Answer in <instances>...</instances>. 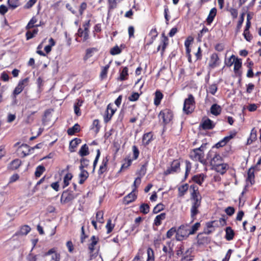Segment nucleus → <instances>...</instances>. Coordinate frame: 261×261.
Returning <instances> with one entry per match:
<instances>
[{"instance_id":"1","label":"nucleus","mask_w":261,"mask_h":261,"mask_svg":"<svg viewBox=\"0 0 261 261\" xmlns=\"http://www.w3.org/2000/svg\"><path fill=\"white\" fill-rule=\"evenodd\" d=\"M190 235L189 225H181L177 229L175 238L177 241H181L188 238Z\"/></svg>"},{"instance_id":"2","label":"nucleus","mask_w":261,"mask_h":261,"mask_svg":"<svg viewBox=\"0 0 261 261\" xmlns=\"http://www.w3.org/2000/svg\"><path fill=\"white\" fill-rule=\"evenodd\" d=\"M194 97L192 94L188 95V98L185 100L183 111L186 114L191 113L194 108Z\"/></svg>"},{"instance_id":"3","label":"nucleus","mask_w":261,"mask_h":261,"mask_svg":"<svg viewBox=\"0 0 261 261\" xmlns=\"http://www.w3.org/2000/svg\"><path fill=\"white\" fill-rule=\"evenodd\" d=\"M199 149H194L190 151V158L194 161H199L203 165L206 164V160L204 159V152L198 151Z\"/></svg>"},{"instance_id":"4","label":"nucleus","mask_w":261,"mask_h":261,"mask_svg":"<svg viewBox=\"0 0 261 261\" xmlns=\"http://www.w3.org/2000/svg\"><path fill=\"white\" fill-rule=\"evenodd\" d=\"M180 170V162L177 160H174L171 164L170 166L164 171V175L174 174Z\"/></svg>"},{"instance_id":"5","label":"nucleus","mask_w":261,"mask_h":261,"mask_svg":"<svg viewBox=\"0 0 261 261\" xmlns=\"http://www.w3.org/2000/svg\"><path fill=\"white\" fill-rule=\"evenodd\" d=\"M29 82V78L26 77L23 79L20 80L15 87L13 92V95H18L24 89V88L27 87Z\"/></svg>"},{"instance_id":"6","label":"nucleus","mask_w":261,"mask_h":261,"mask_svg":"<svg viewBox=\"0 0 261 261\" xmlns=\"http://www.w3.org/2000/svg\"><path fill=\"white\" fill-rule=\"evenodd\" d=\"M77 195L72 191L67 190L63 192L61 197V202L63 203H68L76 197Z\"/></svg>"},{"instance_id":"7","label":"nucleus","mask_w":261,"mask_h":261,"mask_svg":"<svg viewBox=\"0 0 261 261\" xmlns=\"http://www.w3.org/2000/svg\"><path fill=\"white\" fill-rule=\"evenodd\" d=\"M173 115L172 112L169 109H165L160 112L159 114L160 119H163L164 124L168 123L172 119Z\"/></svg>"},{"instance_id":"8","label":"nucleus","mask_w":261,"mask_h":261,"mask_svg":"<svg viewBox=\"0 0 261 261\" xmlns=\"http://www.w3.org/2000/svg\"><path fill=\"white\" fill-rule=\"evenodd\" d=\"M237 134V132L234 131L231 132L229 136L225 137L223 139L218 142L216 145L217 148L224 146L231 139L234 138Z\"/></svg>"},{"instance_id":"9","label":"nucleus","mask_w":261,"mask_h":261,"mask_svg":"<svg viewBox=\"0 0 261 261\" xmlns=\"http://www.w3.org/2000/svg\"><path fill=\"white\" fill-rule=\"evenodd\" d=\"M42 146L41 143H39L36 144L35 146L32 148H30V146L26 144H22L21 145V148H25L27 149V151L26 150H22V153H23V157H25L30 153H32V151L34 150L35 149H39Z\"/></svg>"},{"instance_id":"10","label":"nucleus","mask_w":261,"mask_h":261,"mask_svg":"<svg viewBox=\"0 0 261 261\" xmlns=\"http://www.w3.org/2000/svg\"><path fill=\"white\" fill-rule=\"evenodd\" d=\"M168 42L169 39L168 37L165 35L164 33L162 34V39L161 44L157 48V51H159L160 49H161V54L162 56L163 55L165 50L168 45Z\"/></svg>"},{"instance_id":"11","label":"nucleus","mask_w":261,"mask_h":261,"mask_svg":"<svg viewBox=\"0 0 261 261\" xmlns=\"http://www.w3.org/2000/svg\"><path fill=\"white\" fill-rule=\"evenodd\" d=\"M219 58L218 55L216 53H213L212 54L210 58V61L208 63L209 67L212 69H214L218 66L219 65Z\"/></svg>"},{"instance_id":"12","label":"nucleus","mask_w":261,"mask_h":261,"mask_svg":"<svg viewBox=\"0 0 261 261\" xmlns=\"http://www.w3.org/2000/svg\"><path fill=\"white\" fill-rule=\"evenodd\" d=\"M190 189H192L191 200H201V196L198 191V188L196 186L191 185Z\"/></svg>"},{"instance_id":"13","label":"nucleus","mask_w":261,"mask_h":261,"mask_svg":"<svg viewBox=\"0 0 261 261\" xmlns=\"http://www.w3.org/2000/svg\"><path fill=\"white\" fill-rule=\"evenodd\" d=\"M109 160V158L108 156L103 158L102 161L101 163V165H100L99 170L98 171V174L99 175L102 174L104 172H105L107 170L108 163Z\"/></svg>"},{"instance_id":"14","label":"nucleus","mask_w":261,"mask_h":261,"mask_svg":"<svg viewBox=\"0 0 261 261\" xmlns=\"http://www.w3.org/2000/svg\"><path fill=\"white\" fill-rule=\"evenodd\" d=\"M193 248H188L185 252H183V255L181 261H192L194 256L192 255Z\"/></svg>"},{"instance_id":"15","label":"nucleus","mask_w":261,"mask_h":261,"mask_svg":"<svg viewBox=\"0 0 261 261\" xmlns=\"http://www.w3.org/2000/svg\"><path fill=\"white\" fill-rule=\"evenodd\" d=\"M31 229L30 227L27 225L22 226L18 231L15 232V233L13 235V237L26 236L30 232Z\"/></svg>"},{"instance_id":"16","label":"nucleus","mask_w":261,"mask_h":261,"mask_svg":"<svg viewBox=\"0 0 261 261\" xmlns=\"http://www.w3.org/2000/svg\"><path fill=\"white\" fill-rule=\"evenodd\" d=\"M200 126L203 129H211L215 127V124L213 121L207 118L201 123Z\"/></svg>"},{"instance_id":"17","label":"nucleus","mask_w":261,"mask_h":261,"mask_svg":"<svg viewBox=\"0 0 261 261\" xmlns=\"http://www.w3.org/2000/svg\"><path fill=\"white\" fill-rule=\"evenodd\" d=\"M128 69L127 67H122V70H119L120 76L118 78V80L124 81L127 79L128 76Z\"/></svg>"},{"instance_id":"18","label":"nucleus","mask_w":261,"mask_h":261,"mask_svg":"<svg viewBox=\"0 0 261 261\" xmlns=\"http://www.w3.org/2000/svg\"><path fill=\"white\" fill-rule=\"evenodd\" d=\"M80 170V173L79 174L80 180L79 183L81 185L84 183L86 180L89 177V173L85 169H79Z\"/></svg>"},{"instance_id":"19","label":"nucleus","mask_w":261,"mask_h":261,"mask_svg":"<svg viewBox=\"0 0 261 261\" xmlns=\"http://www.w3.org/2000/svg\"><path fill=\"white\" fill-rule=\"evenodd\" d=\"M82 142V140L79 139L75 138L72 140L69 144V150L71 152L75 151V148L80 144Z\"/></svg>"},{"instance_id":"20","label":"nucleus","mask_w":261,"mask_h":261,"mask_svg":"<svg viewBox=\"0 0 261 261\" xmlns=\"http://www.w3.org/2000/svg\"><path fill=\"white\" fill-rule=\"evenodd\" d=\"M217 14V9L216 8H212L206 18V22L208 25H210L214 20Z\"/></svg>"},{"instance_id":"21","label":"nucleus","mask_w":261,"mask_h":261,"mask_svg":"<svg viewBox=\"0 0 261 261\" xmlns=\"http://www.w3.org/2000/svg\"><path fill=\"white\" fill-rule=\"evenodd\" d=\"M225 238L227 241H231L233 239L234 232L231 227H227L225 229Z\"/></svg>"},{"instance_id":"22","label":"nucleus","mask_w":261,"mask_h":261,"mask_svg":"<svg viewBox=\"0 0 261 261\" xmlns=\"http://www.w3.org/2000/svg\"><path fill=\"white\" fill-rule=\"evenodd\" d=\"M205 177L206 176L204 174L201 173L193 176L192 180L197 184L201 185Z\"/></svg>"},{"instance_id":"23","label":"nucleus","mask_w":261,"mask_h":261,"mask_svg":"<svg viewBox=\"0 0 261 261\" xmlns=\"http://www.w3.org/2000/svg\"><path fill=\"white\" fill-rule=\"evenodd\" d=\"M152 134L151 132L144 134L142 138V142L144 146H147L152 139Z\"/></svg>"},{"instance_id":"24","label":"nucleus","mask_w":261,"mask_h":261,"mask_svg":"<svg viewBox=\"0 0 261 261\" xmlns=\"http://www.w3.org/2000/svg\"><path fill=\"white\" fill-rule=\"evenodd\" d=\"M222 111L221 107L217 104H213L211 107V113L215 115H219Z\"/></svg>"},{"instance_id":"25","label":"nucleus","mask_w":261,"mask_h":261,"mask_svg":"<svg viewBox=\"0 0 261 261\" xmlns=\"http://www.w3.org/2000/svg\"><path fill=\"white\" fill-rule=\"evenodd\" d=\"M134 192L132 191V192L124 197V200L126 204H129L133 202L137 198V196Z\"/></svg>"},{"instance_id":"26","label":"nucleus","mask_w":261,"mask_h":261,"mask_svg":"<svg viewBox=\"0 0 261 261\" xmlns=\"http://www.w3.org/2000/svg\"><path fill=\"white\" fill-rule=\"evenodd\" d=\"M124 48V45L123 44H121L120 47L118 45H116L111 49L110 53L111 55L113 56L119 55L121 53L122 48Z\"/></svg>"},{"instance_id":"27","label":"nucleus","mask_w":261,"mask_h":261,"mask_svg":"<svg viewBox=\"0 0 261 261\" xmlns=\"http://www.w3.org/2000/svg\"><path fill=\"white\" fill-rule=\"evenodd\" d=\"M166 218V214L164 213H161L160 215H157L154 220L153 224L158 226L161 224L162 220H164Z\"/></svg>"},{"instance_id":"28","label":"nucleus","mask_w":261,"mask_h":261,"mask_svg":"<svg viewBox=\"0 0 261 261\" xmlns=\"http://www.w3.org/2000/svg\"><path fill=\"white\" fill-rule=\"evenodd\" d=\"M214 167L217 172L223 174L226 172L227 165L225 164L218 163V164Z\"/></svg>"},{"instance_id":"29","label":"nucleus","mask_w":261,"mask_h":261,"mask_svg":"<svg viewBox=\"0 0 261 261\" xmlns=\"http://www.w3.org/2000/svg\"><path fill=\"white\" fill-rule=\"evenodd\" d=\"M79 154L81 156H85L89 154V147L86 144H84L81 147Z\"/></svg>"},{"instance_id":"30","label":"nucleus","mask_w":261,"mask_h":261,"mask_svg":"<svg viewBox=\"0 0 261 261\" xmlns=\"http://www.w3.org/2000/svg\"><path fill=\"white\" fill-rule=\"evenodd\" d=\"M80 130V126L78 123L75 124L72 127L69 128L67 130L68 135H73L75 133L79 132Z\"/></svg>"},{"instance_id":"31","label":"nucleus","mask_w":261,"mask_h":261,"mask_svg":"<svg viewBox=\"0 0 261 261\" xmlns=\"http://www.w3.org/2000/svg\"><path fill=\"white\" fill-rule=\"evenodd\" d=\"M247 174H248V177L247 178V180L249 181L250 182L251 185H253L254 182V174L253 167H251L248 170Z\"/></svg>"},{"instance_id":"32","label":"nucleus","mask_w":261,"mask_h":261,"mask_svg":"<svg viewBox=\"0 0 261 261\" xmlns=\"http://www.w3.org/2000/svg\"><path fill=\"white\" fill-rule=\"evenodd\" d=\"M163 94L159 91H156L155 93V97L154 98V103L155 105H159L162 99L163 98Z\"/></svg>"},{"instance_id":"33","label":"nucleus","mask_w":261,"mask_h":261,"mask_svg":"<svg viewBox=\"0 0 261 261\" xmlns=\"http://www.w3.org/2000/svg\"><path fill=\"white\" fill-rule=\"evenodd\" d=\"M21 162L19 159L12 161L9 166V168L12 170L17 169L21 165Z\"/></svg>"},{"instance_id":"34","label":"nucleus","mask_w":261,"mask_h":261,"mask_svg":"<svg viewBox=\"0 0 261 261\" xmlns=\"http://www.w3.org/2000/svg\"><path fill=\"white\" fill-rule=\"evenodd\" d=\"M242 60L241 59L236 58L234 62V71L237 74L239 73V69L242 67Z\"/></svg>"},{"instance_id":"35","label":"nucleus","mask_w":261,"mask_h":261,"mask_svg":"<svg viewBox=\"0 0 261 261\" xmlns=\"http://www.w3.org/2000/svg\"><path fill=\"white\" fill-rule=\"evenodd\" d=\"M111 62L112 61H110L108 64L102 67V69L100 74V76L102 79H103L107 77L108 71L109 68H110V64L111 63Z\"/></svg>"},{"instance_id":"36","label":"nucleus","mask_w":261,"mask_h":261,"mask_svg":"<svg viewBox=\"0 0 261 261\" xmlns=\"http://www.w3.org/2000/svg\"><path fill=\"white\" fill-rule=\"evenodd\" d=\"M221 156L218 154H215V156L211 160V164L213 166H216L218 163H221Z\"/></svg>"},{"instance_id":"37","label":"nucleus","mask_w":261,"mask_h":261,"mask_svg":"<svg viewBox=\"0 0 261 261\" xmlns=\"http://www.w3.org/2000/svg\"><path fill=\"white\" fill-rule=\"evenodd\" d=\"M45 168L43 165H39L36 168L35 175L36 177H39L45 171Z\"/></svg>"},{"instance_id":"38","label":"nucleus","mask_w":261,"mask_h":261,"mask_svg":"<svg viewBox=\"0 0 261 261\" xmlns=\"http://www.w3.org/2000/svg\"><path fill=\"white\" fill-rule=\"evenodd\" d=\"M38 32V29H34L32 32L27 31L25 36L27 40H29L33 38Z\"/></svg>"},{"instance_id":"39","label":"nucleus","mask_w":261,"mask_h":261,"mask_svg":"<svg viewBox=\"0 0 261 261\" xmlns=\"http://www.w3.org/2000/svg\"><path fill=\"white\" fill-rule=\"evenodd\" d=\"M200 226V222H196L190 228H189V233H190L191 235L194 234L198 230Z\"/></svg>"},{"instance_id":"40","label":"nucleus","mask_w":261,"mask_h":261,"mask_svg":"<svg viewBox=\"0 0 261 261\" xmlns=\"http://www.w3.org/2000/svg\"><path fill=\"white\" fill-rule=\"evenodd\" d=\"M189 186L187 184H184L181 186H180L178 188V190L179 192V195L180 196H183L185 193L187 192Z\"/></svg>"},{"instance_id":"41","label":"nucleus","mask_w":261,"mask_h":261,"mask_svg":"<svg viewBox=\"0 0 261 261\" xmlns=\"http://www.w3.org/2000/svg\"><path fill=\"white\" fill-rule=\"evenodd\" d=\"M81 165L79 167V169H84L85 168H87L89 164V160L87 159L82 158L80 160Z\"/></svg>"},{"instance_id":"42","label":"nucleus","mask_w":261,"mask_h":261,"mask_svg":"<svg viewBox=\"0 0 261 261\" xmlns=\"http://www.w3.org/2000/svg\"><path fill=\"white\" fill-rule=\"evenodd\" d=\"M72 178V175L70 173H68L65 175V176L64 177L63 182H64V186L63 188H65L67 186L69 185V181Z\"/></svg>"},{"instance_id":"43","label":"nucleus","mask_w":261,"mask_h":261,"mask_svg":"<svg viewBox=\"0 0 261 261\" xmlns=\"http://www.w3.org/2000/svg\"><path fill=\"white\" fill-rule=\"evenodd\" d=\"M199 207H191V217L192 219L191 222H193L196 218L195 216L199 213L198 210Z\"/></svg>"},{"instance_id":"44","label":"nucleus","mask_w":261,"mask_h":261,"mask_svg":"<svg viewBox=\"0 0 261 261\" xmlns=\"http://www.w3.org/2000/svg\"><path fill=\"white\" fill-rule=\"evenodd\" d=\"M140 211L144 214H147L149 212V206L147 203H143L140 206Z\"/></svg>"},{"instance_id":"45","label":"nucleus","mask_w":261,"mask_h":261,"mask_svg":"<svg viewBox=\"0 0 261 261\" xmlns=\"http://www.w3.org/2000/svg\"><path fill=\"white\" fill-rule=\"evenodd\" d=\"M244 15H245V14L244 13H243L240 16V17L238 22V24H237V28H236V33H238V32H240V30L242 27V25L244 20Z\"/></svg>"},{"instance_id":"46","label":"nucleus","mask_w":261,"mask_h":261,"mask_svg":"<svg viewBox=\"0 0 261 261\" xmlns=\"http://www.w3.org/2000/svg\"><path fill=\"white\" fill-rule=\"evenodd\" d=\"M94 51H96L95 48H89L86 49V56L84 57V60H86L92 56V54Z\"/></svg>"},{"instance_id":"47","label":"nucleus","mask_w":261,"mask_h":261,"mask_svg":"<svg viewBox=\"0 0 261 261\" xmlns=\"http://www.w3.org/2000/svg\"><path fill=\"white\" fill-rule=\"evenodd\" d=\"M132 161H133V160L130 159H125L124 160L125 163H123V164L122 165L121 167V169H120V172L122 169H126V168H127L129 166H130V165L132 164Z\"/></svg>"},{"instance_id":"48","label":"nucleus","mask_w":261,"mask_h":261,"mask_svg":"<svg viewBox=\"0 0 261 261\" xmlns=\"http://www.w3.org/2000/svg\"><path fill=\"white\" fill-rule=\"evenodd\" d=\"M96 152H97L96 155L95 160H94V161L93 162V170H92L93 172H94L95 171V170L97 164L98 163L99 158L100 155V151L99 149H97L96 150Z\"/></svg>"},{"instance_id":"49","label":"nucleus","mask_w":261,"mask_h":261,"mask_svg":"<svg viewBox=\"0 0 261 261\" xmlns=\"http://www.w3.org/2000/svg\"><path fill=\"white\" fill-rule=\"evenodd\" d=\"M9 6L13 9L16 8L19 6L18 0H8Z\"/></svg>"},{"instance_id":"50","label":"nucleus","mask_w":261,"mask_h":261,"mask_svg":"<svg viewBox=\"0 0 261 261\" xmlns=\"http://www.w3.org/2000/svg\"><path fill=\"white\" fill-rule=\"evenodd\" d=\"M218 90L217 85L216 84H212L208 87V91L212 95H215Z\"/></svg>"},{"instance_id":"51","label":"nucleus","mask_w":261,"mask_h":261,"mask_svg":"<svg viewBox=\"0 0 261 261\" xmlns=\"http://www.w3.org/2000/svg\"><path fill=\"white\" fill-rule=\"evenodd\" d=\"M164 208V205L161 203H159L153 208V213L154 214H157L161 211L163 210Z\"/></svg>"},{"instance_id":"52","label":"nucleus","mask_w":261,"mask_h":261,"mask_svg":"<svg viewBox=\"0 0 261 261\" xmlns=\"http://www.w3.org/2000/svg\"><path fill=\"white\" fill-rule=\"evenodd\" d=\"M37 22V19L35 17H33L29 21L27 25L26 26V29H30L35 27L34 24Z\"/></svg>"},{"instance_id":"53","label":"nucleus","mask_w":261,"mask_h":261,"mask_svg":"<svg viewBox=\"0 0 261 261\" xmlns=\"http://www.w3.org/2000/svg\"><path fill=\"white\" fill-rule=\"evenodd\" d=\"M132 150L133 152V159L134 160H137L139 155V150L138 147L136 145H134L132 147Z\"/></svg>"},{"instance_id":"54","label":"nucleus","mask_w":261,"mask_h":261,"mask_svg":"<svg viewBox=\"0 0 261 261\" xmlns=\"http://www.w3.org/2000/svg\"><path fill=\"white\" fill-rule=\"evenodd\" d=\"M103 213L102 211H99L97 212V213L96 214V218L97 220L99 223H103Z\"/></svg>"},{"instance_id":"55","label":"nucleus","mask_w":261,"mask_h":261,"mask_svg":"<svg viewBox=\"0 0 261 261\" xmlns=\"http://www.w3.org/2000/svg\"><path fill=\"white\" fill-rule=\"evenodd\" d=\"M177 232V229L175 227L171 228L166 233V237L168 239H170L173 234Z\"/></svg>"},{"instance_id":"56","label":"nucleus","mask_w":261,"mask_h":261,"mask_svg":"<svg viewBox=\"0 0 261 261\" xmlns=\"http://www.w3.org/2000/svg\"><path fill=\"white\" fill-rule=\"evenodd\" d=\"M92 125H93V128L95 127V132L97 134L99 132V129H100V126L99 125V121L98 119H95L93 121V124H92Z\"/></svg>"},{"instance_id":"57","label":"nucleus","mask_w":261,"mask_h":261,"mask_svg":"<svg viewBox=\"0 0 261 261\" xmlns=\"http://www.w3.org/2000/svg\"><path fill=\"white\" fill-rule=\"evenodd\" d=\"M139 94L137 92H134L130 96L128 97V99L131 101H135L137 100L139 98Z\"/></svg>"},{"instance_id":"58","label":"nucleus","mask_w":261,"mask_h":261,"mask_svg":"<svg viewBox=\"0 0 261 261\" xmlns=\"http://www.w3.org/2000/svg\"><path fill=\"white\" fill-rule=\"evenodd\" d=\"M169 12V9H168L167 6H165L164 14L165 18L166 19V24H168V21L170 19V16L168 15Z\"/></svg>"},{"instance_id":"59","label":"nucleus","mask_w":261,"mask_h":261,"mask_svg":"<svg viewBox=\"0 0 261 261\" xmlns=\"http://www.w3.org/2000/svg\"><path fill=\"white\" fill-rule=\"evenodd\" d=\"M106 227L107 229V233H110L112 231V230L114 227V225L112 224V221L111 219H109L108 220Z\"/></svg>"},{"instance_id":"60","label":"nucleus","mask_w":261,"mask_h":261,"mask_svg":"<svg viewBox=\"0 0 261 261\" xmlns=\"http://www.w3.org/2000/svg\"><path fill=\"white\" fill-rule=\"evenodd\" d=\"M116 108H113V104L109 103L107 106L106 112H109L110 111L111 115H113L115 112L116 111Z\"/></svg>"},{"instance_id":"61","label":"nucleus","mask_w":261,"mask_h":261,"mask_svg":"<svg viewBox=\"0 0 261 261\" xmlns=\"http://www.w3.org/2000/svg\"><path fill=\"white\" fill-rule=\"evenodd\" d=\"M243 35L245 39L247 41H248V42H250L251 41V40L252 39V36L251 34H250L249 30L247 31H244V33H243Z\"/></svg>"},{"instance_id":"62","label":"nucleus","mask_w":261,"mask_h":261,"mask_svg":"<svg viewBox=\"0 0 261 261\" xmlns=\"http://www.w3.org/2000/svg\"><path fill=\"white\" fill-rule=\"evenodd\" d=\"M141 182V177H138L135 179V180L134 182V184H133V186L134 187V188L133 190V192H135L137 188L140 185Z\"/></svg>"},{"instance_id":"63","label":"nucleus","mask_w":261,"mask_h":261,"mask_svg":"<svg viewBox=\"0 0 261 261\" xmlns=\"http://www.w3.org/2000/svg\"><path fill=\"white\" fill-rule=\"evenodd\" d=\"M37 255H35L31 252L27 256V261H37Z\"/></svg>"},{"instance_id":"64","label":"nucleus","mask_w":261,"mask_h":261,"mask_svg":"<svg viewBox=\"0 0 261 261\" xmlns=\"http://www.w3.org/2000/svg\"><path fill=\"white\" fill-rule=\"evenodd\" d=\"M256 130L254 128H253L251 131L250 136L251 142H253L254 141H255L256 139Z\"/></svg>"}]
</instances>
